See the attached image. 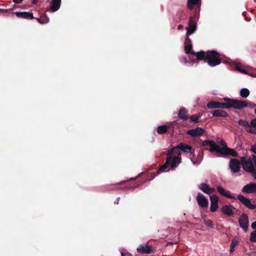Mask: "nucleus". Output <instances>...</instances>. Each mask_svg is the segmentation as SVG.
<instances>
[{
	"instance_id": "f257e3e1",
	"label": "nucleus",
	"mask_w": 256,
	"mask_h": 256,
	"mask_svg": "<svg viewBox=\"0 0 256 256\" xmlns=\"http://www.w3.org/2000/svg\"><path fill=\"white\" fill-rule=\"evenodd\" d=\"M224 100L227 102H220L216 101H211L208 103L207 107L210 109L216 108H232L235 109L241 110L246 106L245 102L239 101L236 99L224 98Z\"/></svg>"
},
{
	"instance_id": "f03ea898",
	"label": "nucleus",
	"mask_w": 256,
	"mask_h": 256,
	"mask_svg": "<svg viewBox=\"0 0 256 256\" xmlns=\"http://www.w3.org/2000/svg\"><path fill=\"white\" fill-rule=\"evenodd\" d=\"M193 150L192 146L181 142L178 146L168 150L169 152L174 156V160L171 163V169L174 170L182 162L181 153L180 150L184 152H191Z\"/></svg>"
},
{
	"instance_id": "7ed1b4c3",
	"label": "nucleus",
	"mask_w": 256,
	"mask_h": 256,
	"mask_svg": "<svg viewBox=\"0 0 256 256\" xmlns=\"http://www.w3.org/2000/svg\"><path fill=\"white\" fill-rule=\"evenodd\" d=\"M202 145L206 147L209 146L210 148H206V150H208L210 152H216L218 154L224 156L230 155L234 157H236L238 154L232 148L225 147L223 148H220L214 140H204L202 141Z\"/></svg>"
},
{
	"instance_id": "20e7f679",
	"label": "nucleus",
	"mask_w": 256,
	"mask_h": 256,
	"mask_svg": "<svg viewBox=\"0 0 256 256\" xmlns=\"http://www.w3.org/2000/svg\"><path fill=\"white\" fill-rule=\"evenodd\" d=\"M198 60H207L208 64L214 66L220 63V54L215 51H210L206 53L203 52L196 54Z\"/></svg>"
},
{
	"instance_id": "39448f33",
	"label": "nucleus",
	"mask_w": 256,
	"mask_h": 256,
	"mask_svg": "<svg viewBox=\"0 0 256 256\" xmlns=\"http://www.w3.org/2000/svg\"><path fill=\"white\" fill-rule=\"evenodd\" d=\"M255 158H256V156H252V160H245L244 158H242V166L244 170L251 173L254 171L256 169L254 167V160Z\"/></svg>"
},
{
	"instance_id": "423d86ee",
	"label": "nucleus",
	"mask_w": 256,
	"mask_h": 256,
	"mask_svg": "<svg viewBox=\"0 0 256 256\" xmlns=\"http://www.w3.org/2000/svg\"><path fill=\"white\" fill-rule=\"evenodd\" d=\"M166 162L163 164L160 168L157 170L156 172L158 174L164 172L166 170V169L168 168V166L170 165L171 166V163L172 162L173 160H174V156L170 154V152H169L168 150L166 153Z\"/></svg>"
},
{
	"instance_id": "0eeeda50",
	"label": "nucleus",
	"mask_w": 256,
	"mask_h": 256,
	"mask_svg": "<svg viewBox=\"0 0 256 256\" xmlns=\"http://www.w3.org/2000/svg\"><path fill=\"white\" fill-rule=\"evenodd\" d=\"M238 222L240 227L244 231L246 232L248 227V215L245 214H242L239 218Z\"/></svg>"
},
{
	"instance_id": "6e6552de",
	"label": "nucleus",
	"mask_w": 256,
	"mask_h": 256,
	"mask_svg": "<svg viewBox=\"0 0 256 256\" xmlns=\"http://www.w3.org/2000/svg\"><path fill=\"white\" fill-rule=\"evenodd\" d=\"M196 200L200 207L204 209L208 208V200L200 192L198 194Z\"/></svg>"
},
{
	"instance_id": "1a4fd4ad",
	"label": "nucleus",
	"mask_w": 256,
	"mask_h": 256,
	"mask_svg": "<svg viewBox=\"0 0 256 256\" xmlns=\"http://www.w3.org/2000/svg\"><path fill=\"white\" fill-rule=\"evenodd\" d=\"M238 200L242 204L250 210H254L256 208V205L252 204L250 200L246 198L242 195H238L236 199Z\"/></svg>"
},
{
	"instance_id": "9d476101",
	"label": "nucleus",
	"mask_w": 256,
	"mask_h": 256,
	"mask_svg": "<svg viewBox=\"0 0 256 256\" xmlns=\"http://www.w3.org/2000/svg\"><path fill=\"white\" fill-rule=\"evenodd\" d=\"M136 250L138 252L142 254H150L154 252V248L152 246L145 244L139 246Z\"/></svg>"
},
{
	"instance_id": "9b49d317",
	"label": "nucleus",
	"mask_w": 256,
	"mask_h": 256,
	"mask_svg": "<svg viewBox=\"0 0 256 256\" xmlns=\"http://www.w3.org/2000/svg\"><path fill=\"white\" fill-rule=\"evenodd\" d=\"M230 168L233 173H237L240 171V163L237 159H232L230 162Z\"/></svg>"
},
{
	"instance_id": "f8f14e48",
	"label": "nucleus",
	"mask_w": 256,
	"mask_h": 256,
	"mask_svg": "<svg viewBox=\"0 0 256 256\" xmlns=\"http://www.w3.org/2000/svg\"><path fill=\"white\" fill-rule=\"evenodd\" d=\"M236 208L231 204H224L220 208V210L224 214L232 216L234 214V210Z\"/></svg>"
},
{
	"instance_id": "ddd939ff",
	"label": "nucleus",
	"mask_w": 256,
	"mask_h": 256,
	"mask_svg": "<svg viewBox=\"0 0 256 256\" xmlns=\"http://www.w3.org/2000/svg\"><path fill=\"white\" fill-rule=\"evenodd\" d=\"M242 192L246 194L256 192V184L250 183L246 184L242 188Z\"/></svg>"
},
{
	"instance_id": "4468645a",
	"label": "nucleus",
	"mask_w": 256,
	"mask_h": 256,
	"mask_svg": "<svg viewBox=\"0 0 256 256\" xmlns=\"http://www.w3.org/2000/svg\"><path fill=\"white\" fill-rule=\"evenodd\" d=\"M198 188L204 193L210 194L215 192V189L210 187L209 185L206 183H201L198 186Z\"/></svg>"
},
{
	"instance_id": "2eb2a0df",
	"label": "nucleus",
	"mask_w": 256,
	"mask_h": 256,
	"mask_svg": "<svg viewBox=\"0 0 256 256\" xmlns=\"http://www.w3.org/2000/svg\"><path fill=\"white\" fill-rule=\"evenodd\" d=\"M204 132V130L200 127H197L196 128H193L187 130L186 134L188 135L194 137L202 135Z\"/></svg>"
},
{
	"instance_id": "dca6fc26",
	"label": "nucleus",
	"mask_w": 256,
	"mask_h": 256,
	"mask_svg": "<svg viewBox=\"0 0 256 256\" xmlns=\"http://www.w3.org/2000/svg\"><path fill=\"white\" fill-rule=\"evenodd\" d=\"M238 124L240 126L244 127L246 132L251 134H256V130H254L252 128L250 124L247 121L243 120H238Z\"/></svg>"
},
{
	"instance_id": "f3484780",
	"label": "nucleus",
	"mask_w": 256,
	"mask_h": 256,
	"mask_svg": "<svg viewBox=\"0 0 256 256\" xmlns=\"http://www.w3.org/2000/svg\"><path fill=\"white\" fill-rule=\"evenodd\" d=\"M216 190L222 196L230 199L236 200V197L232 195L230 192L226 190L225 189L222 188V186H218L216 187Z\"/></svg>"
},
{
	"instance_id": "a211bd4d",
	"label": "nucleus",
	"mask_w": 256,
	"mask_h": 256,
	"mask_svg": "<svg viewBox=\"0 0 256 256\" xmlns=\"http://www.w3.org/2000/svg\"><path fill=\"white\" fill-rule=\"evenodd\" d=\"M186 36H188L193 34L196 30V23L192 20H190L189 22L188 26L186 28Z\"/></svg>"
},
{
	"instance_id": "6ab92c4d",
	"label": "nucleus",
	"mask_w": 256,
	"mask_h": 256,
	"mask_svg": "<svg viewBox=\"0 0 256 256\" xmlns=\"http://www.w3.org/2000/svg\"><path fill=\"white\" fill-rule=\"evenodd\" d=\"M235 68L236 70L244 74H248V68L242 64L240 63H236L234 65Z\"/></svg>"
},
{
	"instance_id": "aec40b11",
	"label": "nucleus",
	"mask_w": 256,
	"mask_h": 256,
	"mask_svg": "<svg viewBox=\"0 0 256 256\" xmlns=\"http://www.w3.org/2000/svg\"><path fill=\"white\" fill-rule=\"evenodd\" d=\"M178 117L182 120H186L188 119V110L186 108L183 107L180 108L178 113Z\"/></svg>"
},
{
	"instance_id": "412c9836",
	"label": "nucleus",
	"mask_w": 256,
	"mask_h": 256,
	"mask_svg": "<svg viewBox=\"0 0 256 256\" xmlns=\"http://www.w3.org/2000/svg\"><path fill=\"white\" fill-rule=\"evenodd\" d=\"M214 116L226 118L228 116V114L224 110H218L212 112Z\"/></svg>"
},
{
	"instance_id": "4be33fe9",
	"label": "nucleus",
	"mask_w": 256,
	"mask_h": 256,
	"mask_svg": "<svg viewBox=\"0 0 256 256\" xmlns=\"http://www.w3.org/2000/svg\"><path fill=\"white\" fill-rule=\"evenodd\" d=\"M16 16L20 18H22L28 19H32L34 16L32 12H17L16 13Z\"/></svg>"
},
{
	"instance_id": "5701e85b",
	"label": "nucleus",
	"mask_w": 256,
	"mask_h": 256,
	"mask_svg": "<svg viewBox=\"0 0 256 256\" xmlns=\"http://www.w3.org/2000/svg\"><path fill=\"white\" fill-rule=\"evenodd\" d=\"M60 0H52L51 3L50 10L56 12L58 10L60 6Z\"/></svg>"
},
{
	"instance_id": "b1692460",
	"label": "nucleus",
	"mask_w": 256,
	"mask_h": 256,
	"mask_svg": "<svg viewBox=\"0 0 256 256\" xmlns=\"http://www.w3.org/2000/svg\"><path fill=\"white\" fill-rule=\"evenodd\" d=\"M170 128V126L168 125H162L157 128V132L158 134H163L166 132Z\"/></svg>"
},
{
	"instance_id": "393cba45",
	"label": "nucleus",
	"mask_w": 256,
	"mask_h": 256,
	"mask_svg": "<svg viewBox=\"0 0 256 256\" xmlns=\"http://www.w3.org/2000/svg\"><path fill=\"white\" fill-rule=\"evenodd\" d=\"M204 156V152H200L198 153V156H196V160L192 159V162L194 164H200L202 160L203 159Z\"/></svg>"
},
{
	"instance_id": "a878e982",
	"label": "nucleus",
	"mask_w": 256,
	"mask_h": 256,
	"mask_svg": "<svg viewBox=\"0 0 256 256\" xmlns=\"http://www.w3.org/2000/svg\"><path fill=\"white\" fill-rule=\"evenodd\" d=\"M200 4V0H188V6L189 8L192 9L196 5H198Z\"/></svg>"
},
{
	"instance_id": "bb28decb",
	"label": "nucleus",
	"mask_w": 256,
	"mask_h": 256,
	"mask_svg": "<svg viewBox=\"0 0 256 256\" xmlns=\"http://www.w3.org/2000/svg\"><path fill=\"white\" fill-rule=\"evenodd\" d=\"M201 114H193L190 117V121L194 122L197 123L200 122V119L201 118Z\"/></svg>"
},
{
	"instance_id": "cd10ccee",
	"label": "nucleus",
	"mask_w": 256,
	"mask_h": 256,
	"mask_svg": "<svg viewBox=\"0 0 256 256\" xmlns=\"http://www.w3.org/2000/svg\"><path fill=\"white\" fill-rule=\"evenodd\" d=\"M250 94V92L248 89L243 88L240 90V95L242 97L246 98H247Z\"/></svg>"
},
{
	"instance_id": "c85d7f7f",
	"label": "nucleus",
	"mask_w": 256,
	"mask_h": 256,
	"mask_svg": "<svg viewBox=\"0 0 256 256\" xmlns=\"http://www.w3.org/2000/svg\"><path fill=\"white\" fill-rule=\"evenodd\" d=\"M250 240L251 242H256V230H254L250 233Z\"/></svg>"
},
{
	"instance_id": "c756f323",
	"label": "nucleus",
	"mask_w": 256,
	"mask_h": 256,
	"mask_svg": "<svg viewBox=\"0 0 256 256\" xmlns=\"http://www.w3.org/2000/svg\"><path fill=\"white\" fill-rule=\"evenodd\" d=\"M210 203L218 204V198L216 195H212L210 196Z\"/></svg>"
},
{
	"instance_id": "7c9ffc66",
	"label": "nucleus",
	"mask_w": 256,
	"mask_h": 256,
	"mask_svg": "<svg viewBox=\"0 0 256 256\" xmlns=\"http://www.w3.org/2000/svg\"><path fill=\"white\" fill-rule=\"evenodd\" d=\"M218 208V204L210 203V210L212 212H215Z\"/></svg>"
},
{
	"instance_id": "2f4dec72",
	"label": "nucleus",
	"mask_w": 256,
	"mask_h": 256,
	"mask_svg": "<svg viewBox=\"0 0 256 256\" xmlns=\"http://www.w3.org/2000/svg\"><path fill=\"white\" fill-rule=\"evenodd\" d=\"M239 101H240V100H238ZM241 102H245V104H246V106H245L244 108L246 106H249L250 108H254V107L256 106V104L252 103V102H247L245 100H241Z\"/></svg>"
},
{
	"instance_id": "473e14b6",
	"label": "nucleus",
	"mask_w": 256,
	"mask_h": 256,
	"mask_svg": "<svg viewBox=\"0 0 256 256\" xmlns=\"http://www.w3.org/2000/svg\"><path fill=\"white\" fill-rule=\"evenodd\" d=\"M204 224L206 225L207 226L210 227V228H212L214 226L212 221L210 220H206L204 222Z\"/></svg>"
},
{
	"instance_id": "72a5a7b5",
	"label": "nucleus",
	"mask_w": 256,
	"mask_h": 256,
	"mask_svg": "<svg viewBox=\"0 0 256 256\" xmlns=\"http://www.w3.org/2000/svg\"><path fill=\"white\" fill-rule=\"evenodd\" d=\"M238 244V242L236 239H233L232 240L230 246L231 247L235 248Z\"/></svg>"
},
{
	"instance_id": "f704fd0d",
	"label": "nucleus",
	"mask_w": 256,
	"mask_h": 256,
	"mask_svg": "<svg viewBox=\"0 0 256 256\" xmlns=\"http://www.w3.org/2000/svg\"><path fill=\"white\" fill-rule=\"evenodd\" d=\"M192 49V46L191 45H188L184 47V50L186 54L190 53V50Z\"/></svg>"
},
{
	"instance_id": "c9c22d12",
	"label": "nucleus",
	"mask_w": 256,
	"mask_h": 256,
	"mask_svg": "<svg viewBox=\"0 0 256 256\" xmlns=\"http://www.w3.org/2000/svg\"><path fill=\"white\" fill-rule=\"evenodd\" d=\"M250 125L252 128H256V118L251 120Z\"/></svg>"
},
{
	"instance_id": "e433bc0d",
	"label": "nucleus",
	"mask_w": 256,
	"mask_h": 256,
	"mask_svg": "<svg viewBox=\"0 0 256 256\" xmlns=\"http://www.w3.org/2000/svg\"><path fill=\"white\" fill-rule=\"evenodd\" d=\"M254 166L256 167V158H255V160H254ZM252 176L254 177V179L256 180V168L254 170V171L252 173Z\"/></svg>"
},
{
	"instance_id": "4c0bfd02",
	"label": "nucleus",
	"mask_w": 256,
	"mask_h": 256,
	"mask_svg": "<svg viewBox=\"0 0 256 256\" xmlns=\"http://www.w3.org/2000/svg\"><path fill=\"white\" fill-rule=\"evenodd\" d=\"M190 154H191V155H192V156L190 157V160H191L192 161V159L196 160V154H194V149H193V150H192L191 152H190Z\"/></svg>"
},
{
	"instance_id": "58836bf2",
	"label": "nucleus",
	"mask_w": 256,
	"mask_h": 256,
	"mask_svg": "<svg viewBox=\"0 0 256 256\" xmlns=\"http://www.w3.org/2000/svg\"><path fill=\"white\" fill-rule=\"evenodd\" d=\"M218 142H219L218 141ZM220 144L222 146H226V144L225 143V142H224V140H220Z\"/></svg>"
},
{
	"instance_id": "ea45409f",
	"label": "nucleus",
	"mask_w": 256,
	"mask_h": 256,
	"mask_svg": "<svg viewBox=\"0 0 256 256\" xmlns=\"http://www.w3.org/2000/svg\"><path fill=\"white\" fill-rule=\"evenodd\" d=\"M251 226L253 229L256 230V221L252 224Z\"/></svg>"
},
{
	"instance_id": "a19ab883",
	"label": "nucleus",
	"mask_w": 256,
	"mask_h": 256,
	"mask_svg": "<svg viewBox=\"0 0 256 256\" xmlns=\"http://www.w3.org/2000/svg\"><path fill=\"white\" fill-rule=\"evenodd\" d=\"M252 150L254 153L256 154V144L252 146Z\"/></svg>"
},
{
	"instance_id": "79ce46f5",
	"label": "nucleus",
	"mask_w": 256,
	"mask_h": 256,
	"mask_svg": "<svg viewBox=\"0 0 256 256\" xmlns=\"http://www.w3.org/2000/svg\"><path fill=\"white\" fill-rule=\"evenodd\" d=\"M150 176H151V177H150V178H148V180H149V181H150V180H152L153 178H154V177L156 176V174H152Z\"/></svg>"
},
{
	"instance_id": "37998d69",
	"label": "nucleus",
	"mask_w": 256,
	"mask_h": 256,
	"mask_svg": "<svg viewBox=\"0 0 256 256\" xmlns=\"http://www.w3.org/2000/svg\"><path fill=\"white\" fill-rule=\"evenodd\" d=\"M22 1V0H13V2L16 4H20Z\"/></svg>"
},
{
	"instance_id": "c03bdc74",
	"label": "nucleus",
	"mask_w": 256,
	"mask_h": 256,
	"mask_svg": "<svg viewBox=\"0 0 256 256\" xmlns=\"http://www.w3.org/2000/svg\"><path fill=\"white\" fill-rule=\"evenodd\" d=\"M234 247H231L230 248V253H232L234 252Z\"/></svg>"
},
{
	"instance_id": "a18cd8bd",
	"label": "nucleus",
	"mask_w": 256,
	"mask_h": 256,
	"mask_svg": "<svg viewBox=\"0 0 256 256\" xmlns=\"http://www.w3.org/2000/svg\"><path fill=\"white\" fill-rule=\"evenodd\" d=\"M120 200V198H118L116 201L114 202V204H118Z\"/></svg>"
},
{
	"instance_id": "49530a36",
	"label": "nucleus",
	"mask_w": 256,
	"mask_h": 256,
	"mask_svg": "<svg viewBox=\"0 0 256 256\" xmlns=\"http://www.w3.org/2000/svg\"><path fill=\"white\" fill-rule=\"evenodd\" d=\"M182 28H183V26L182 25H179L178 26V29L180 30V29Z\"/></svg>"
},
{
	"instance_id": "de8ad7c7",
	"label": "nucleus",
	"mask_w": 256,
	"mask_h": 256,
	"mask_svg": "<svg viewBox=\"0 0 256 256\" xmlns=\"http://www.w3.org/2000/svg\"><path fill=\"white\" fill-rule=\"evenodd\" d=\"M112 190H119V188H117V187L115 186L114 188H112Z\"/></svg>"
},
{
	"instance_id": "09e8293b",
	"label": "nucleus",
	"mask_w": 256,
	"mask_h": 256,
	"mask_svg": "<svg viewBox=\"0 0 256 256\" xmlns=\"http://www.w3.org/2000/svg\"><path fill=\"white\" fill-rule=\"evenodd\" d=\"M122 256H124V252H121Z\"/></svg>"
},
{
	"instance_id": "8fccbe9b",
	"label": "nucleus",
	"mask_w": 256,
	"mask_h": 256,
	"mask_svg": "<svg viewBox=\"0 0 256 256\" xmlns=\"http://www.w3.org/2000/svg\"><path fill=\"white\" fill-rule=\"evenodd\" d=\"M36 2V0H33V3H34V4H35Z\"/></svg>"
},
{
	"instance_id": "3c124183",
	"label": "nucleus",
	"mask_w": 256,
	"mask_h": 256,
	"mask_svg": "<svg viewBox=\"0 0 256 256\" xmlns=\"http://www.w3.org/2000/svg\"><path fill=\"white\" fill-rule=\"evenodd\" d=\"M254 114H256V108L254 109Z\"/></svg>"
},
{
	"instance_id": "603ef678",
	"label": "nucleus",
	"mask_w": 256,
	"mask_h": 256,
	"mask_svg": "<svg viewBox=\"0 0 256 256\" xmlns=\"http://www.w3.org/2000/svg\"><path fill=\"white\" fill-rule=\"evenodd\" d=\"M122 183V182H120L118 184H121Z\"/></svg>"
},
{
	"instance_id": "864d4df0",
	"label": "nucleus",
	"mask_w": 256,
	"mask_h": 256,
	"mask_svg": "<svg viewBox=\"0 0 256 256\" xmlns=\"http://www.w3.org/2000/svg\"><path fill=\"white\" fill-rule=\"evenodd\" d=\"M38 22H39L40 23H42L38 19Z\"/></svg>"
}]
</instances>
